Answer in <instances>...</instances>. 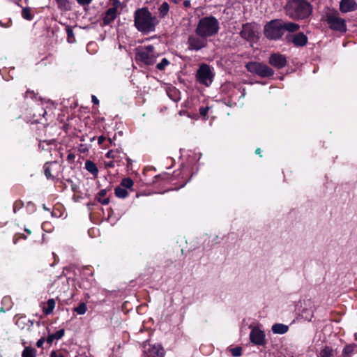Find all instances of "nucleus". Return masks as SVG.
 I'll return each instance as SVG.
<instances>
[{"label": "nucleus", "instance_id": "6e6552de", "mask_svg": "<svg viewBox=\"0 0 357 357\" xmlns=\"http://www.w3.org/2000/svg\"><path fill=\"white\" fill-rule=\"evenodd\" d=\"M214 74L211 67L207 64L199 66L197 73V79L199 83L209 86L213 82Z\"/></svg>", "mask_w": 357, "mask_h": 357}, {"label": "nucleus", "instance_id": "f257e3e1", "mask_svg": "<svg viewBox=\"0 0 357 357\" xmlns=\"http://www.w3.org/2000/svg\"><path fill=\"white\" fill-rule=\"evenodd\" d=\"M135 26L137 29L143 33H149L155 30V26L159 23L158 18L152 15L146 8L137 9L135 13Z\"/></svg>", "mask_w": 357, "mask_h": 357}, {"label": "nucleus", "instance_id": "c9c22d12", "mask_svg": "<svg viewBox=\"0 0 357 357\" xmlns=\"http://www.w3.org/2000/svg\"><path fill=\"white\" fill-rule=\"evenodd\" d=\"M66 33L68 36V40L69 42L72 43L74 41V33L73 29L70 26L66 27Z\"/></svg>", "mask_w": 357, "mask_h": 357}, {"label": "nucleus", "instance_id": "0eeeda50", "mask_svg": "<svg viewBox=\"0 0 357 357\" xmlns=\"http://www.w3.org/2000/svg\"><path fill=\"white\" fill-rule=\"evenodd\" d=\"M326 20L331 29L342 33L346 32V22L344 19L339 17V14L337 13L330 12L327 13Z\"/></svg>", "mask_w": 357, "mask_h": 357}, {"label": "nucleus", "instance_id": "f704fd0d", "mask_svg": "<svg viewBox=\"0 0 357 357\" xmlns=\"http://www.w3.org/2000/svg\"><path fill=\"white\" fill-rule=\"evenodd\" d=\"M242 349L240 347H236L230 349L231 354L233 356L238 357L241 355Z\"/></svg>", "mask_w": 357, "mask_h": 357}, {"label": "nucleus", "instance_id": "473e14b6", "mask_svg": "<svg viewBox=\"0 0 357 357\" xmlns=\"http://www.w3.org/2000/svg\"><path fill=\"white\" fill-rule=\"evenodd\" d=\"M22 15L23 18L28 20H31L33 17V16L31 13V10L29 8H24L22 9Z\"/></svg>", "mask_w": 357, "mask_h": 357}, {"label": "nucleus", "instance_id": "cd10ccee", "mask_svg": "<svg viewBox=\"0 0 357 357\" xmlns=\"http://www.w3.org/2000/svg\"><path fill=\"white\" fill-rule=\"evenodd\" d=\"M115 195L119 198H126L128 195V190L121 186L115 188Z\"/></svg>", "mask_w": 357, "mask_h": 357}, {"label": "nucleus", "instance_id": "37998d69", "mask_svg": "<svg viewBox=\"0 0 357 357\" xmlns=\"http://www.w3.org/2000/svg\"><path fill=\"white\" fill-rule=\"evenodd\" d=\"M105 140V137H103V136H100L98 138V142L99 144H102L104 141Z\"/></svg>", "mask_w": 357, "mask_h": 357}, {"label": "nucleus", "instance_id": "c85d7f7f", "mask_svg": "<svg viewBox=\"0 0 357 357\" xmlns=\"http://www.w3.org/2000/svg\"><path fill=\"white\" fill-rule=\"evenodd\" d=\"M134 185L133 181L130 178H125L122 179L121 182V187L128 190V189H132V186Z\"/></svg>", "mask_w": 357, "mask_h": 357}, {"label": "nucleus", "instance_id": "9d476101", "mask_svg": "<svg viewBox=\"0 0 357 357\" xmlns=\"http://www.w3.org/2000/svg\"><path fill=\"white\" fill-rule=\"evenodd\" d=\"M250 339L252 343L256 345H263L265 344L264 332L258 328H253L250 334Z\"/></svg>", "mask_w": 357, "mask_h": 357}, {"label": "nucleus", "instance_id": "ddd939ff", "mask_svg": "<svg viewBox=\"0 0 357 357\" xmlns=\"http://www.w3.org/2000/svg\"><path fill=\"white\" fill-rule=\"evenodd\" d=\"M240 34L243 38L249 41H253L256 38L254 27L251 24L249 23L243 25V28Z\"/></svg>", "mask_w": 357, "mask_h": 357}, {"label": "nucleus", "instance_id": "f3484780", "mask_svg": "<svg viewBox=\"0 0 357 357\" xmlns=\"http://www.w3.org/2000/svg\"><path fill=\"white\" fill-rule=\"evenodd\" d=\"M271 330L274 334L282 335L288 331L289 326L283 324H275L272 326Z\"/></svg>", "mask_w": 357, "mask_h": 357}, {"label": "nucleus", "instance_id": "e433bc0d", "mask_svg": "<svg viewBox=\"0 0 357 357\" xmlns=\"http://www.w3.org/2000/svg\"><path fill=\"white\" fill-rule=\"evenodd\" d=\"M209 107H202L199 108V113L202 116H206L208 112Z\"/></svg>", "mask_w": 357, "mask_h": 357}, {"label": "nucleus", "instance_id": "6ab92c4d", "mask_svg": "<svg viewBox=\"0 0 357 357\" xmlns=\"http://www.w3.org/2000/svg\"><path fill=\"white\" fill-rule=\"evenodd\" d=\"M64 334V329H60L57 331L56 333L49 335L47 338V342L49 344H52L55 340L61 339L63 337Z\"/></svg>", "mask_w": 357, "mask_h": 357}, {"label": "nucleus", "instance_id": "a19ab883", "mask_svg": "<svg viewBox=\"0 0 357 357\" xmlns=\"http://www.w3.org/2000/svg\"><path fill=\"white\" fill-rule=\"evenodd\" d=\"M45 342V339L43 337L39 339L36 342V346L39 348L42 347Z\"/></svg>", "mask_w": 357, "mask_h": 357}, {"label": "nucleus", "instance_id": "4468645a", "mask_svg": "<svg viewBox=\"0 0 357 357\" xmlns=\"http://www.w3.org/2000/svg\"><path fill=\"white\" fill-rule=\"evenodd\" d=\"M340 10L343 13L355 11L357 10V3L355 0H341Z\"/></svg>", "mask_w": 357, "mask_h": 357}, {"label": "nucleus", "instance_id": "de8ad7c7", "mask_svg": "<svg viewBox=\"0 0 357 357\" xmlns=\"http://www.w3.org/2000/svg\"><path fill=\"white\" fill-rule=\"evenodd\" d=\"M114 5H119V4H120V2H119V0H114Z\"/></svg>", "mask_w": 357, "mask_h": 357}, {"label": "nucleus", "instance_id": "79ce46f5", "mask_svg": "<svg viewBox=\"0 0 357 357\" xmlns=\"http://www.w3.org/2000/svg\"><path fill=\"white\" fill-rule=\"evenodd\" d=\"M106 167H114L115 166L114 161H110L105 163Z\"/></svg>", "mask_w": 357, "mask_h": 357}, {"label": "nucleus", "instance_id": "09e8293b", "mask_svg": "<svg viewBox=\"0 0 357 357\" xmlns=\"http://www.w3.org/2000/svg\"><path fill=\"white\" fill-rule=\"evenodd\" d=\"M260 152H261V149L259 148L257 149L256 151H255V153L257 154H260Z\"/></svg>", "mask_w": 357, "mask_h": 357}, {"label": "nucleus", "instance_id": "49530a36", "mask_svg": "<svg viewBox=\"0 0 357 357\" xmlns=\"http://www.w3.org/2000/svg\"><path fill=\"white\" fill-rule=\"evenodd\" d=\"M127 162H128V166H130L132 165V160L130 158H127Z\"/></svg>", "mask_w": 357, "mask_h": 357}, {"label": "nucleus", "instance_id": "20e7f679", "mask_svg": "<svg viewBox=\"0 0 357 357\" xmlns=\"http://www.w3.org/2000/svg\"><path fill=\"white\" fill-rule=\"evenodd\" d=\"M157 54L153 45L139 47L136 49L135 61L138 63L150 66L155 63Z\"/></svg>", "mask_w": 357, "mask_h": 357}, {"label": "nucleus", "instance_id": "603ef678", "mask_svg": "<svg viewBox=\"0 0 357 357\" xmlns=\"http://www.w3.org/2000/svg\"><path fill=\"white\" fill-rule=\"evenodd\" d=\"M25 231H26L28 234H31L30 230H29V229H25Z\"/></svg>", "mask_w": 357, "mask_h": 357}, {"label": "nucleus", "instance_id": "3c124183", "mask_svg": "<svg viewBox=\"0 0 357 357\" xmlns=\"http://www.w3.org/2000/svg\"><path fill=\"white\" fill-rule=\"evenodd\" d=\"M46 113H47V112H46L45 111H44V112H43V113L41 115H42L43 116H45V115L46 114Z\"/></svg>", "mask_w": 357, "mask_h": 357}, {"label": "nucleus", "instance_id": "c03bdc74", "mask_svg": "<svg viewBox=\"0 0 357 357\" xmlns=\"http://www.w3.org/2000/svg\"><path fill=\"white\" fill-rule=\"evenodd\" d=\"M92 102L96 105L99 104V100L95 96H92Z\"/></svg>", "mask_w": 357, "mask_h": 357}, {"label": "nucleus", "instance_id": "dca6fc26", "mask_svg": "<svg viewBox=\"0 0 357 357\" xmlns=\"http://www.w3.org/2000/svg\"><path fill=\"white\" fill-rule=\"evenodd\" d=\"M116 16V8H109L107 12L105 13V15L103 18V23L105 24H110Z\"/></svg>", "mask_w": 357, "mask_h": 357}, {"label": "nucleus", "instance_id": "4c0bfd02", "mask_svg": "<svg viewBox=\"0 0 357 357\" xmlns=\"http://www.w3.org/2000/svg\"><path fill=\"white\" fill-rule=\"evenodd\" d=\"M50 357H65L63 354L57 351H53L50 354Z\"/></svg>", "mask_w": 357, "mask_h": 357}, {"label": "nucleus", "instance_id": "a878e982", "mask_svg": "<svg viewBox=\"0 0 357 357\" xmlns=\"http://www.w3.org/2000/svg\"><path fill=\"white\" fill-rule=\"evenodd\" d=\"M356 347L357 346L355 344L347 345L342 351L343 357H350Z\"/></svg>", "mask_w": 357, "mask_h": 357}, {"label": "nucleus", "instance_id": "7ed1b4c3", "mask_svg": "<svg viewBox=\"0 0 357 357\" xmlns=\"http://www.w3.org/2000/svg\"><path fill=\"white\" fill-rule=\"evenodd\" d=\"M219 30V22L212 16L202 18L197 26L195 33L202 37H210L215 35Z\"/></svg>", "mask_w": 357, "mask_h": 357}, {"label": "nucleus", "instance_id": "c756f323", "mask_svg": "<svg viewBox=\"0 0 357 357\" xmlns=\"http://www.w3.org/2000/svg\"><path fill=\"white\" fill-rule=\"evenodd\" d=\"M74 311L76 312L78 314H84L87 311V306L86 303H81L77 307L74 308Z\"/></svg>", "mask_w": 357, "mask_h": 357}, {"label": "nucleus", "instance_id": "4be33fe9", "mask_svg": "<svg viewBox=\"0 0 357 357\" xmlns=\"http://www.w3.org/2000/svg\"><path fill=\"white\" fill-rule=\"evenodd\" d=\"M37 351L36 349L30 347H26L22 353V357H36Z\"/></svg>", "mask_w": 357, "mask_h": 357}, {"label": "nucleus", "instance_id": "aec40b11", "mask_svg": "<svg viewBox=\"0 0 357 357\" xmlns=\"http://www.w3.org/2000/svg\"><path fill=\"white\" fill-rule=\"evenodd\" d=\"M107 190L106 189L101 190L96 196V200L103 205H107L109 202V199L106 197Z\"/></svg>", "mask_w": 357, "mask_h": 357}, {"label": "nucleus", "instance_id": "72a5a7b5", "mask_svg": "<svg viewBox=\"0 0 357 357\" xmlns=\"http://www.w3.org/2000/svg\"><path fill=\"white\" fill-rule=\"evenodd\" d=\"M119 154V152L118 151L110 150L106 153V157L107 158H111V159L115 160V159L118 158Z\"/></svg>", "mask_w": 357, "mask_h": 357}, {"label": "nucleus", "instance_id": "58836bf2", "mask_svg": "<svg viewBox=\"0 0 357 357\" xmlns=\"http://www.w3.org/2000/svg\"><path fill=\"white\" fill-rule=\"evenodd\" d=\"M81 6H87L91 3L93 0H76Z\"/></svg>", "mask_w": 357, "mask_h": 357}, {"label": "nucleus", "instance_id": "8fccbe9b", "mask_svg": "<svg viewBox=\"0 0 357 357\" xmlns=\"http://www.w3.org/2000/svg\"><path fill=\"white\" fill-rule=\"evenodd\" d=\"M181 0H173L175 3H178Z\"/></svg>", "mask_w": 357, "mask_h": 357}, {"label": "nucleus", "instance_id": "5701e85b", "mask_svg": "<svg viewBox=\"0 0 357 357\" xmlns=\"http://www.w3.org/2000/svg\"><path fill=\"white\" fill-rule=\"evenodd\" d=\"M58 8L62 10H70L71 4L69 0H56Z\"/></svg>", "mask_w": 357, "mask_h": 357}, {"label": "nucleus", "instance_id": "7c9ffc66", "mask_svg": "<svg viewBox=\"0 0 357 357\" xmlns=\"http://www.w3.org/2000/svg\"><path fill=\"white\" fill-rule=\"evenodd\" d=\"M333 355V350L328 347H326L320 352L321 357H332Z\"/></svg>", "mask_w": 357, "mask_h": 357}, {"label": "nucleus", "instance_id": "f8f14e48", "mask_svg": "<svg viewBox=\"0 0 357 357\" xmlns=\"http://www.w3.org/2000/svg\"><path fill=\"white\" fill-rule=\"evenodd\" d=\"M145 348V357H163V349L160 344H146L144 345Z\"/></svg>", "mask_w": 357, "mask_h": 357}, {"label": "nucleus", "instance_id": "2eb2a0df", "mask_svg": "<svg viewBox=\"0 0 357 357\" xmlns=\"http://www.w3.org/2000/svg\"><path fill=\"white\" fill-rule=\"evenodd\" d=\"M307 38L303 33H298L294 35L292 38V43L296 46L302 47L306 45Z\"/></svg>", "mask_w": 357, "mask_h": 357}, {"label": "nucleus", "instance_id": "393cba45", "mask_svg": "<svg viewBox=\"0 0 357 357\" xmlns=\"http://www.w3.org/2000/svg\"><path fill=\"white\" fill-rule=\"evenodd\" d=\"M169 6L167 2H163L158 8L159 15L161 18L165 17L169 12Z\"/></svg>", "mask_w": 357, "mask_h": 357}, {"label": "nucleus", "instance_id": "f03ea898", "mask_svg": "<svg viewBox=\"0 0 357 357\" xmlns=\"http://www.w3.org/2000/svg\"><path fill=\"white\" fill-rule=\"evenodd\" d=\"M312 6L304 0H291L285 6L287 15L293 20H303L312 13Z\"/></svg>", "mask_w": 357, "mask_h": 357}, {"label": "nucleus", "instance_id": "412c9836", "mask_svg": "<svg viewBox=\"0 0 357 357\" xmlns=\"http://www.w3.org/2000/svg\"><path fill=\"white\" fill-rule=\"evenodd\" d=\"M85 169L93 175H96L98 172L96 165L91 160L86 161Z\"/></svg>", "mask_w": 357, "mask_h": 357}, {"label": "nucleus", "instance_id": "1a4fd4ad", "mask_svg": "<svg viewBox=\"0 0 357 357\" xmlns=\"http://www.w3.org/2000/svg\"><path fill=\"white\" fill-rule=\"evenodd\" d=\"M187 44L189 50L199 51L207 45V40L197 33L192 34L188 37Z\"/></svg>", "mask_w": 357, "mask_h": 357}, {"label": "nucleus", "instance_id": "9b49d317", "mask_svg": "<svg viewBox=\"0 0 357 357\" xmlns=\"http://www.w3.org/2000/svg\"><path fill=\"white\" fill-rule=\"evenodd\" d=\"M269 63L278 69H281L287 65V59L279 53L273 54L269 58Z\"/></svg>", "mask_w": 357, "mask_h": 357}, {"label": "nucleus", "instance_id": "39448f33", "mask_svg": "<svg viewBox=\"0 0 357 357\" xmlns=\"http://www.w3.org/2000/svg\"><path fill=\"white\" fill-rule=\"evenodd\" d=\"M283 34L281 20H272L264 26V35L268 39L277 40Z\"/></svg>", "mask_w": 357, "mask_h": 357}, {"label": "nucleus", "instance_id": "bb28decb", "mask_svg": "<svg viewBox=\"0 0 357 357\" xmlns=\"http://www.w3.org/2000/svg\"><path fill=\"white\" fill-rule=\"evenodd\" d=\"M52 165H55V163H46L44 166L45 175L48 179H54L55 177L52 172V169H51V166Z\"/></svg>", "mask_w": 357, "mask_h": 357}, {"label": "nucleus", "instance_id": "a211bd4d", "mask_svg": "<svg viewBox=\"0 0 357 357\" xmlns=\"http://www.w3.org/2000/svg\"><path fill=\"white\" fill-rule=\"evenodd\" d=\"M282 30L284 33L285 31L289 32H294L299 29L300 26L294 22H284L282 20Z\"/></svg>", "mask_w": 357, "mask_h": 357}, {"label": "nucleus", "instance_id": "2f4dec72", "mask_svg": "<svg viewBox=\"0 0 357 357\" xmlns=\"http://www.w3.org/2000/svg\"><path fill=\"white\" fill-rule=\"evenodd\" d=\"M169 64V60L166 58H163L162 61L157 64L156 68L159 70H163Z\"/></svg>", "mask_w": 357, "mask_h": 357}, {"label": "nucleus", "instance_id": "a18cd8bd", "mask_svg": "<svg viewBox=\"0 0 357 357\" xmlns=\"http://www.w3.org/2000/svg\"><path fill=\"white\" fill-rule=\"evenodd\" d=\"M183 5L185 7H189L190 6V0H185L183 1Z\"/></svg>", "mask_w": 357, "mask_h": 357}, {"label": "nucleus", "instance_id": "423d86ee", "mask_svg": "<svg viewBox=\"0 0 357 357\" xmlns=\"http://www.w3.org/2000/svg\"><path fill=\"white\" fill-rule=\"evenodd\" d=\"M246 68L251 73L261 77H270L274 74V70L271 68L259 62H249L246 65Z\"/></svg>", "mask_w": 357, "mask_h": 357}, {"label": "nucleus", "instance_id": "b1692460", "mask_svg": "<svg viewBox=\"0 0 357 357\" xmlns=\"http://www.w3.org/2000/svg\"><path fill=\"white\" fill-rule=\"evenodd\" d=\"M55 307V301L53 298H50L47 302V307H43V312L45 314H50L52 313Z\"/></svg>", "mask_w": 357, "mask_h": 357}, {"label": "nucleus", "instance_id": "ea45409f", "mask_svg": "<svg viewBox=\"0 0 357 357\" xmlns=\"http://www.w3.org/2000/svg\"><path fill=\"white\" fill-rule=\"evenodd\" d=\"M11 25V20H8L6 23L3 22L1 20L0 21V26L3 28L10 27Z\"/></svg>", "mask_w": 357, "mask_h": 357}]
</instances>
